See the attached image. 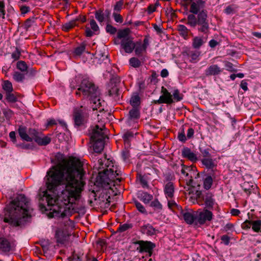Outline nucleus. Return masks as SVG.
Returning <instances> with one entry per match:
<instances>
[{
    "label": "nucleus",
    "mask_w": 261,
    "mask_h": 261,
    "mask_svg": "<svg viewBox=\"0 0 261 261\" xmlns=\"http://www.w3.org/2000/svg\"><path fill=\"white\" fill-rule=\"evenodd\" d=\"M55 159L57 165L47 172V188L52 191L59 186L64 185L61 196L63 204H60L58 198L45 191L39 199V207L42 211H50L47 214L49 218H64L69 212L68 204L74 203L81 197L85 185L83 180L85 171L82 162L75 157L66 159L63 154L58 152Z\"/></svg>",
    "instance_id": "obj_1"
},
{
    "label": "nucleus",
    "mask_w": 261,
    "mask_h": 261,
    "mask_svg": "<svg viewBox=\"0 0 261 261\" xmlns=\"http://www.w3.org/2000/svg\"><path fill=\"white\" fill-rule=\"evenodd\" d=\"M30 203L24 195H19L4 208V222L14 227L24 225L31 217Z\"/></svg>",
    "instance_id": "obj_2"
},
{
    "label": "nucleus",
    "mask_w": 261,
    "mask_h": 261,
    "mask_svg": "<svg viewBox=\"0 0 261 261\" xmlns=\"http://www.w3.org/2000/svg\"><path fill=\"white\" fill-rule=\"evenodd\" d=\"M96 168L98 170L97 181L102 186H108V206H109L110 196L109 193L111 186H115L121 181L120 172L112 161L106 158L99 159Z\"/></svg>",
    "instance_id": "obj_3"
},
{
    "label": "nucleus",
    "mask_w": 261,
    "mask_h": 261,
    "mask_svg": "<svg viewBox=\"0 0 261 261\" xmlns=\"http://www.w3.org/2000/svg\"><path fill=\"white\" fill-rule=\"evenodd\" d=\"M70 86L72 89L77 88L75 95L84 99L94 100L100 94L98 88L88 79L81 80L80 76H76L72 80Z\"/></svg>",
    "instance_id": "obj_4"
},
{
    "label": "nucleus",
    "mask_w": 261,
    "mask_h": 261,
    "mask_svg": "<svg viewBox=\"0 0 261 261\" xmlns=\"http://www.w3.org/2000/svg\"><path fill=\"white\" fill-rule=\"evenodd\" d=\"M186 23L192 28L198 26V32L204 34H208L210 31L207 11L206 10L201 11L197 16L188 15Z\"/></svg>",
    "instance_id": "obj_5"
},
{
    "label": "nucleus",
    "mask_w": 261,
    "mask_h": 261,
    "mask_svg": "<svg viewBox=\"0 0 261 261\" xmlns=\"http://www.w3.org/2000/svg\"><path fill=\"white\" fill-rule=\"evenodd\" d=\"M90 135L94 151L100 153L103 149L105 140L107 138L105 125H102L99 127L98 125H96L91 127Z\"/></svg>",
    "instance_id": "obj_6"
},
{
    "label": "nucleus",
    "mask_w": 261,
    "mask_h": 261,
    "mask_svg": "<svg viewBox=\"0 0 261 261\" xmlns=\"http://www.w3.org/2000/svg\"><path fill=\"white\" fill-rule=\"evenodd\" d=\"M72 116L74 126L77 127L82 126L87 122L89 110L83 106L75 107L73 109Z\"/></svg>",
    "instance_id": "obj_7"
},
{
    "label": "nucleus",
    "mask_w": 261,
    "mask_h": 261,
    "mask_svg": "<svg viewBox=\"0 0 261 261\" xmlns=\"http://www.w3.org/2000/svg\"><path fill=\"white\" fill-rule=\"evenodd\" d=\"M213 213L207 210L196 212V224L203 225L207 221H211L213 218Z\"/></svg>",
    "instance_id": "obj_8"
},
{
    "label": "nucleus",
    "mask_w": 261,
    "mask_h": 261,
    "mask_svg": "<svg viewBox=\"0 0 261 261\" xmlns=\"http://www.w3.org/2000/svg\"><path fill=\"white\" fill-rule=\"evenodd\" d=\"M140 117V108H132L127 115L126 122L128 125L132 126L134 123L138 122Z\"/></svg>",
    "instance_id": "obj_9"
},
{
    "label": "nucleus",
    "mask_w": 261,
    "mask_h": 261,
    "mask_svg": "<svg viewBox=\"0 0 261 261\" xmlns=\"http://www.w3.org/2000/svg\"><path fill=\"white\" fill-rule=\"evenodd\" d=\"M134 244L139 245L137 250L140 253L149 251L155 247V244L150 241L139 240L135 242Z\"/></svg>",
    "instance_id": "obj_10"
},
{
    "label": "nucleus",
    "mask_w": 261,
    "mask_h": 261,
    "mask_svg": "<svg viewBox=\"0 0 261 261\" xmlns=\"http://www.w3.org/2000/svg\"><path fill=\"white\" fill-rule=\"evenodd\" d=\"M205 2L203 0H195L193 2L190 6V12L192 14L195 15L201 12V11L204 10Z\"/></svg>",
    "instance_id": "obj_11"
},
{
    "label": "nucleus",
    "mask_w": 261,
    "mask_h": 261,
    "mask_svg": "<svg viewBox=\"0 0 261 261\" xmlns=\"http://www.w3.org/2000/svg\"><path fill=\"white\" fill-rule=\"evenodd\" d=\"M121 46L126 53H132L136 47V44L133 41V38L130 37L121 41Z\"/></svg>",
    "instance_id": "obj_12"
},
{
    "label": "nucleus",
    "mask_w": 261,
    "mask_h": 261,
    "mask_svg": "<svg viewBox=\"0 0 261 261\" xmlns=\"http://www.w3.org/2000/svg\"><path fill=\"white\" fill-rule=\"evenodd\" d=\"M161 93L160 101H162L163 103L171 105L173 103L172 95L166 88L162 87Z\"/></svg>",
    "instance_id": "obj_13"
},
{
    "label": "nucleus",
    "mask_w": 261,
    "mask_h": 261,
    "mask_svg": "<svg viewBox=\"0 0 261 261\" xmlns=\"http://www.w3.org/2000/svg\"><path fill=\"white\" fill-rule=\"evenodd\" d=\"M109 89L108 90L109 94L112 96L115 100H118L119 99V83H114L112 81L110 83Z\"/></svg>",
    "instance_id": "obj_14"
},
{
    "label": "nucleus",
    "mask_w": 261,
    "mask_h": 261,
    "mask_svg": "<svg viewBox=\"0 0 261 261\" xmlns=\"http://www.w3.org/2000/svg\"><path fill=\"white\" fill-rule=\"evenodd\" d=\"M70 234L67 231L58 230L56 233V238L58 243L65 244L68 242Z\"/></svg>",
    "instance_id": "obj_15"
},
{
    "label": "nucleus",
    "mask_w": 261,
    "mask_h": 261,
    "mask_svg": "<svg viewBox=\"0 0 261 261\" xmlns=\"http://www.w3.org/2000/svg\"><path fill=\"white\" fill-rule=\"evenodd\" d=\"M181 155L184 158L187 159L193 163L198 161L197 154L192 152L188 147H184L181 150Z\"/></svg>",
    "instance_id": "obj_16"
},
{
    "label": "nucleus",
    "mask_w": 261,
    "mask_h": 261,
    "mask_svg": "<svg viewBox=\"0 0 261 261\" xmlns=\"http://www.w3.org/2000/svg\"><path fill=\"white\" fill-rule=\"evenodd\" d=\"M164 192L167 199H172L174 197L175 192V186L173 182L169 181L165 184L164 187Z\"/></svg>",
    "instance_id": "obj_17"
},
{
    "label": "nucleus",
    "mask_w": 261,
    "mask_h": 261,
    "mask_svg": "<svg viewBox=\"0 0 261 261\" xmlns=\"http://www.w3.org/2000/svg\"><path fill=\"white\" fill-rule=\"evenodd\" d=\"M180 216L182 217L185 222L189 224H192L194 222L196 223V213L193 214L189 212H185L182 209V212H179Z\"/></svg>",
    "instance_id": "obj_18"
},
{
    "label": "nucleus",
    "mask_w": 261,
    "mask_h": 261,
    "mask_svg": "<svg viewBox=\"0 0 261 261\" xmlns=\"http://www.w3.org/2000/svg\"><path fill=\"white\" fill-rule=\"evenodd\" d=\"M12 248V244L7 239L1 237L0 238V252H8Z\"/></svg>",
    "instance_id": "obj_19"
},
{
    "label": "nucleus",
    "mask_w": 261,
    "mask_h": 261,
    "mask_svg": "<svg viewBox=\"0 0 261 261\" xmlns=\"http://www.w3.org/2000/svg\"><path fill=\"white\" fill-rule=\"evenodd\" d=\"M222 72V69H221L218 65L214 64L210 66L205 71V74L206 76L216 75L220 74Z\"/></svg>",
    "instance_id": "obj_20"
},
{
    "label": "nucleus",
    "mask_w": 261,
    "mask_h": 261,
    "mask_svg": "<svg viewBox=\"0 0 261 261\" xmlns=\"http://www.w3.org/2000/svg\"><path fill=\"white\" fill-rule=\"evenodd\" d=\"M18 133L19 136L22 140L28 142L32 141V138L30 137L28 131L27 130V128L25 126L23 125L19 126L18 129Z\"/></svg>",
    "instance_id": "obj_21"
},
{
    "label": "nucleus",
    "mask_w": 261,
    "mask_h": 261,
    "mask_svg": "<svg viewBox=\"0 0 261 261\" xmlns=\"http://www.w3.org/2000/svg\"><path fill=\"white\" fill-rule=\"evenodd\" d=\"M129 103L132 108H140L141 98L138 93L135 92L133 93L129 100Z\"/></svg>",
    "instance_id": "obj_22"
},
{
    "label": "nucleus",
    "mask_w": 261,
    "mask_h": 261,
    "mask_svg": "<svg viewBox=\"0 0 261 261\" xmlns=\"http://www.w3.org/2000/svg\"><path fill=\"white\" fill-rule=\"evenodd\" d=\"M140 231L143 234L151 236L155 233L156 230L151 225L147 224L141 226Z\"/></svg>",
    "instance_id": "obj_23"
},
{
    "label": "nucleus",
    "mask_w": 261,
    "mask_h": 261,
    "mask_svg": "<svg viewBox=\"0 0 261 261\" xmlns=\"http://www.w3.org/2000/svg\"><path fill=\"white\" fill-rule=\"evenodd\" d=\"M201 161L202 165L207 169L213 170L217 166V164L215 162V161L212 158V157L202 158Z\"/></svg>",
    "instance_id": "obj_24"
},
{
    "label": "nucleus",
    "mask_w": 261,
    "mask_h": 261,
    "mask_svg": "<svg viewBox=\"0 0 261 261\" xmlns=\"http://www.w3.org/2000/svg\"><path fill=\"white\" fill-rule=\"evenodd\" d=\"M138 198L145 204H148L153 199V195L146 192H140Z\"/></svg>",
    "instance_id": "obj_25"
},
{
    "label": "nucleus",
    "mask_w": 261,
    "mask_h": 261,
    "mask_svg": "<svg viewBox=\"0 0 261 261\" xmlns=\"http://www.w3.org/2000/svg\"><path fill=\"white\" fill-rule=\"evenodd\" d=\"M177 27V30L178 31L179 35L185 39H187L188 38L190 30H189L185 25L182 24H179Z\"/></svg>",
    "instance_id": "obj_26"
},
{
    "label": "nucleus",
    "mask_w": 261,
    "mask_h": 261,
    "mask_svg": "<svg viewBox=\"0 0 261 261\" xmlns=\"http://www.w3.org/2000/svg\"><path fill=\"white\" fill-rule=\"evenodd\" d=\"M205 43L202 37L196 36L192 40V46L195 49H199Z\"/></svg>",
    "instance_id": "obj_27"
},
{
    "label": "nucleus",
    "mask_w": 261,
    "mask_h": 261,
    "mask_svg": "<svg viewBox=\"0 0 261 261\" xmlns=\"http://www.w3.org/2000/svg\"><path fill=\"white\" fill-rule=\"evenodd\" d=\"M167 199L168 200V206L170 210L176 213L182 212L181 207L180 205H178L174 200H172L171 199Z\"/></svg>",
    "instance_id": "obj_28"
},
{
    "label": "nucleus",
    "mask_w": 261,
    "mask_h": 261,
    "mask_svg": "<svg viewBox=\"0 0 261 261\" xmlns=\"http://www.w3.org/2000/svg\"><path fill=\"white\" fill-rule=\"evenodd\" d=\"M130 33V31L129 28L119 30L117 34V38L118 39H121V40L127 39V38L130 37V36H129Z\"/></svg>",
    "instance_id": "obj_29"
},
{
    "label": "nucleus",
    "mask_w": 261,
    "mask_h": 261,
    "mask_svg": "<svg viewBox=\"0 0 261 261\" xmlns=\"http://www.w3.org/2000/svg\"><path fill=\"white\" fill-rule=\"evenodd\" d=\"M134 134L130 131L126 132L123 136L124 143L125 147H129L130 146V140L134 138Z\"/></svg>",
    "instance_id": "obj_30"
},
{
    "label": "nucleus",
    "mask_w": 261,
    "mask_h": 261,
    "mask_svg": "<svg viewBox=\"0 0 261 261\" xmlns=\"http://www.w3.org/2000/svg\"><path fill=\"white\" fill-rule=\"evenodd\" d=\"M75 26H78L77 19H73L62 25V30L68 32Z\"/></svg>",
    "instance_id": "obj_31"
},
{
    "label": "nucleus",
    "mask_w": 261,
    "mask_h": 261,
    "mask_svg": "<svg viewBox=\"0 0 261 261\" xmlns=\"http://www.w3.org/2000/svg\"><path fill=\"white\" fill-rule=\"evenodd\" d=\"M51 142V138L48 136H44L42 137V134H40V136L39 138L36 140V143H37L40 146H46L47 144H49Z\"/></svg>",
    "instance_id": "obj_32"
},
{
    "label": "nucleus",
    "mask_w": 261,
    "mask_h": 261,
    "mask_svg": "<svg viewBox=\"0 0 261 261\" xmlns=\"http://www.w3.org/2000/svg\"><path fill=\"white\" fill-rule=\"evenodd\" d=\"M150 206L152 207L154 212L157 213L161 212L163 210V206L158 199H155L151 201Z\"/></svg>",
    "instance_id": "obj_33"
},
{
    "label": "nucleus",
    "mask_w": 261,
    "mask_h": 261,
    "mask_svg": "<svg viewBox=\"0 0 261 261\" xmlns=\"http://www.w3.org/2000/svg\"><path fill=\"white\" fill-rule=\"evenodd\" d=\"M95 17L97 20L101 24L105 20V15L103 10L100 9L96 11L95 12Z\"/></svg>",
    "instance_id": "obj_34"
},
{
    "label": "nucleus",
    "mask_w": 261,
    "mask_h": 261,
    "mask_svg": "<svg viewBox=\"0 0 261 261\" xmlns=\"http://www.w3.org/2000/svg\"><path fill=\"white\" fill-rule=\"evenodd\" d=\"M203 179V187L205 190H209L213 184V179L211 175H207Z\"/></svg>",
    "instance_id": "obj_35"
},
{
    "label": "nucleus",
    "mask_w": 261,
    "mask_h": 261,
    "mask_svg": "<svg viewBox=\"0 0 261 261\" xmlns=\"http://www.w3.org/2000/svg\"><path fill=\"white\" fill-rule=\"evenodd\" d=\"M181 169L180 170V172L185 176H189V172L193 170V169H196L195 167L194 166H187L185 165L184 164H180Z\"/></svg>",
    "instance_id": "obj_36"
},
{
    "label": "nucleus",
    "mask_w": 261,
    "mask_h": 261,
    "mask_svg": "<svg viewBox=\"0 0 261 261\" xmlns=\"http://www.w3.org/2000/svg\"><path fill=\"white\" fill-rule=\"evenodd\" d=\"M25 73L14 71L13 74V78L17 82H22L25 79Z\"/></svg>",
    "instance_id": "obj_37"
},
{
    "label": "nucleus",
    "mask_w": 261,
    "mask_h": 261,
    "mask_svg": "<svg viewBox=\"0 0 261 261\" xmlns=\"http://www.w3.org/2000/svg\"><path fill=\"white\" fill-rule=\"evenodd\" d=\"M134 49L136 55L138 57H142L143 52H146V49L141 45V42L137 43Z\"/></svg>",
    "instance_id": "obj_38"
},
{
    "label": "nucleus",
    "mask_w": 261,
    "mask_h": 261,
    "mask_svg": "<svg viewBox=\"0 0 261 261\" xmlns=\"http://www.w3.org/2000/svg\"><path fill=\"white\" fill-rule=\"evenodd\" d=\"M16 67L18 70L21 71V72L25 73V74H27L28 73V66L24 61H18L17 63Z\"/></svg>",
    "instance_id": "obj_39"
},
{
    "label": "nucleus",
    "mask_w": 261,
    "mask_h": 261,
    "mask_svg": "<svg viewBox=\"0 0 261 261\" xmlns=\"http://www.w3.org/2000/svg\"><path fill=\"white\" fill-rule=\"evenodd\" d=\"M252 229L256 232H261V220H252Z\"/></svg>",
    "instance_id": "obj_40"
},
{
    "label": "nucleus",
    "mask_w": 261,
    "mask_h": 261,
    "mask_svg": "<svg viewBox=\"0 0 261 261\" xmlns=\"http://www.w3.org/2000/svg\"><path fill=\"white\" fill-rule=\"evenodd\" d=\"M192 197L195 198L197 203L199 204H202L204 200V197L202 194V192L199 190H195V193L193 194V196Z\"/></svg>",
    "instance_id": "obj_41"
},
{
    "label": "nucleus",
    "mask_w": 261,
    "mask_h": 261,
    "mask_svg": "<svg viewBox=\"0 0 261 261\" xmlns=\"http://www.w3.org/2000/svg\"><path fill=\"white\" fill-rule=\"evenodd\" d=\"M172 95V99H173V103L178 102L181 100L183 98V95L181 94L178 89H175L173 91Z\"/></svg>",
    "instance_id": "obj_42"
},
{
    "label": "nucleus",
    "mask_w": 261,
    "mask_h": 261,
    "mask_svg": "<svg viewBox=\"0 0 261 261\" xmlns=\"http://www.w3.org/2000/svg\"><path fill=\"white\" fill-rule=\"evenodd\" d=\"M28 134L30 137L32 138V141L34 140L35 142L36 140L39 138L41 134V133L38 132L37 130L32 128H30L29 129Z\"/></svg>",
    "instance_id": "obj_43"
},
{
    "label": "nucleus",
    "mask_w": 261,
    "mask_h": 261,
    "mask_svg": "<svg viewBox=\"0 0 261 261\" xmlns=\"http://www.w3.org/2000/svg\"><path fill=\"white\" fill-rule=\"evenodd\" d=\"M86 49V44L82 43L79 46L76 47L74 51V54L76 56H81Z\"/></svg>",
    "instance_id": "obj_44"
},
{
    "label": "nucleus",
    "mask_w": 261,
    "mask_h": 261,
    "mask_svg": "<svg viewBox=\"0 0 261 261\" xmlns=\"http://www.w3.org/2000/svg\"><path fill=\"white\" fill-rule=\"evenodd\" d=\"M6 99L9 102H15L17 100V97L15 93L9 92L6 93Z\"/></svg>",
    "instance_id": "obj_45"
},
{
    "label": "nucleus",
    "mask_w": 261,
    "mask_h": 261,
    "mask_svg": "<svg viewBox=\"0 0 261 261\" xmlns=\"http://www.w3.org/2000/svg\"><path fill=\"white\" fill-rule=\"evenodd\" d=\"M3 89L5 91L6 93L13 91V88L11 82L8 80L4 81Z\"/></svg>",
    "instance_id": "obj_46"
},
{
    "label": "nucleus",
    "mask_w": 261,
    "mask_h": 261,
    "mask_svg": "<svg viewBox=\"0 0 261 261\" xmlns=\"http://www.w3.org/2000/svg\"><path fill=\"white\" fill-rule=\"evenodd\" d=\"M194 168L193 169V170H191V172H189V176H185V180H186V184L189 186H191L194 189V186L193 185V179L192 174H194Z\"/></svg>",
    "instance_id": "obj_47"
},
{
    "label": "nucleus",
    "mask_w": 261,
    "mask_h": 261,
    "mask_svg": "<svg viewBox=\"0 0 261 261\" xmlns=\"http://www.w3.org/2000/svg\"><path fill=\"white\" fill-rule=\"evenodd\" d=\"M205 204L207 206H212L214 204V200L212 198V194L207 193L205 196L204 197Z\"/></svg>",
    "instance_id": "obj_48"
},
{
    "label": "nucleus",
    "mask_w": 261,
    "mask_h": 261,
    "mask_svg": "<svg viewBox=\"0 0 261 261\" xmlns=\"http://www.w3.org/2000/svg\"><path fill=\"white\" fill-rule=\"evenodd\" d=\"M137 179L139 180L143 188H148L149 186L146 178L141 174L137 175Z\"/></svg>",
    "instance_id": "obj_49"
},
{
    "label": "nucleus",
    "mask_w": 261,
    "mask_h": 261,
    "mask_svg": "<svg viewBox=\"0 0 261 261\" xmlns=\"http://www.w3.org/2000/svg\"><path fill=\"white\" fill-rule=\"evenodd\" d=\"M91 101V103H92V108L93 110H97L98 108H99L100 106H101V103L100 102V99L99 98V95L98 96L97 98L94 99V100H90Z\"/></svg>",
    "instance_id": "obj_50"
},
{
    "label": "nucleus",
    "mask_w": 261,
    "mask_h": 261,
    "mask_svg": "<svg viewBox=\"0 0 261 261\" xmlns=\"http://www.w3.org/2000/svg\"><path fill=\"white\" fill-rule=\"evenodd\" d=\"M129 62L130 66L134 68H138L141 65V61L136 57L131 58Z\"/></svg>",
    "instance_id": "obj_51"
},
{
    "label": "nucleus",
    "mask_w": 261,
    "mask_h": 261,
    "mask_svg": "<svg viewBox=\"0 0 261 261\" xmlns=\"http://www.w3.org/2000/svg\"><path fill=\"white\" fill-rule=\"evenodd\" d=\"M135 205L137 208V209L142 214L147 215V212L145 208V207L139 201H135L134 202Z\"/></svg>",
    "instance_id": "obj_52"
},
{
    "label": "nucleus",
    "mask_w": 261,
    "mask_h": 261,
    "mask_svg": "<svg viewBox=\"0 0 261 261\" xmlns=\"http://www.w3.org/2000/svg\"><path fill=\"white\" fill-rule=\"evenodd\" d=\"M200 55V53L198 51H190L188 54V56L191 58L193 62H196L198 59V57Z\"/></svg>",
    "instance_id": "obj_53"
},
{
    "label": "nucleus",
    "mask_w": 261,
    "mask_h": 261,
    "mask_svg": "<svg viewBox=\"0 0 261 261\" xmlns=\"http://www.w3.org/2000/svg\"><path fill=\"white\" fill-rule=\"evenodd\" d=\"M106 30L108 33L111 35H114L117 32V29L110 24L107 25Z\"/></svg>",
    "instance_id": "obj_54"
},
{
    "label": "nucleus",
    "mask_w": 261,
    "mask_h": 261,
    "mask_svg": "<svg viewBox=\"0 0 261 261\" xmlns=\"http://www.w3.org/2000/svg\"><path fill=\"white\" fill-rule=\"evenodd\" d=\"M123 5V0H120L119 1L117 2L114 6V12L117 13L120 12L122 8Z\"/></svg>",
    "instance_id": "obj_55"
},
{
    "label": "nucleus",
    "mask_w": 261,
    "mask_h": 261,
    "mask_svg": "<svg viewBox=\"0 0 261 261\" xmlns=\"http://www.w3.org/2000/svg\"><path fill=\"white\" fill-rule=\"evenodd\" d=\"M89 24L91 30L93 32H97L99 31V27L98 26L97 23L96 22L94 19H90L89 21Z\"/></svg>",
    "instance_id": "obj_56"
},
{
    "label": "nucleus",
    "mask_w": 261,
    "mask_h": 261,
    "mask_svg": "<svg viewBox=\"0 0 261 261\" xmlns=\"http://www.w3.org/2000/svg\"><path fill=\"white\" fill-rule=\"evenodd\" d=\"M113 17L116 22L119 23L123 22V18L122 16L117 12H114L113 13Z\"/></svg>",
    "instance_id": "obj_57"
},
{
    "label": "nucleus",
    "mask_w": 261,
    "mask_h": 261,
    "mask_svg": "<svg viewBox=\"0 0 261 261\" xmlns=\"http://www.w3.org/2000/svg\"><path fill=\"white\" fill-rule=\"evenodd\" d=\"M252 220H246L242 224L241 227L243 229L248 230L252 227Z\"/></svg>",
    "instance_id": "obj_58"
},
{
    "label": "nucleus",
    "mask_w": 261,
    "mask_h": 261,
    "mask_svg": "<svg viewBox=\"0 0 261 261\" xmlns=\"http://www.w3.org/2000/svg\"><path fill=\"white\" fill-rule=\"evenodd\" d=\"M132 227V224L125 223L123 225H120L118 227L117 230L120 232H124Z\"/></svg>",
    "instance_id": "obj_59"
},
{
    "label": "nucleus",
    "mask_w": 261,
    "mask_h": 261,
    "mask_svg": "<svg viewBox=\"0 0 261 261\" xmlns=\"http://www.w3.org/2000/svg\"><path fill=\"white\" fill-rule=\"evenodd\" d=\"M34 23V19L33 18L27 19L24 23L23 27L24 29L28 30Z\"/></svg>",
    "instance_id": "obj_60"
},
{
    "label": "nucleus",
    "mask_w": 261,
    "mask_h": 261,
    "mask_svg": "<svg viewBox=\"0 0 261 261\" xmlns=\"http://www.w3.org/2000/svg\"><path fill=\"white\" fill-rule=\"evenodd\" d=\"M5 14L6 11L5 3L3 1H0V16L4 19Z\"/></svg>",
    "instance_id": "obj_61"
},
{
    "label": "nucleus",
    "mask_w": 261,
    "mask_h": 261,
    "mask_svg": "<svg viewBox=\"0 0 261 261\" xmlns=\"http://www.w3.org/2000/svg\"><path fill=\"white\" fill-rule=\"evenodd\" d=\"M20 54L19 49L16 47L15 51L12 54L11 56L14 60H18L20 58Z\"/></svg>",
    "instance_id": "obj_62"
},
{
    "label": "nucleus",
    "mask_w": 261,
    "mask_h": 261,
    "mask_svg": "<svg viewBox=\"0 0 261 261\" xmlns=\"http://www.w3.org/2000/svg\"><path fill=\"white\" fill-rule=\"evenodd\" d=\"M178 139L179 141L185 142L187 140V137H186L185 134L184 129H182L180 133H179L178 135Z\"/></svg>",
    "instance_id": "obj_63"
},
{
    "label": "nucleus",
    "mask_w": 261,
    "mask_h": 261,
    "mask_svg": "<svg viewBox=\"0 0 261 261\" xmlns=\"http://www.w3.org/2000/svg\"><path fill=\"white\" fill-rule=\"evenodd\" d=\"M221 240L225 245H228L229 244L230 238L228 236L225 234L221 236Z\"/></svg>",
    "instance_id": "obj_64"
}]
</instances>
